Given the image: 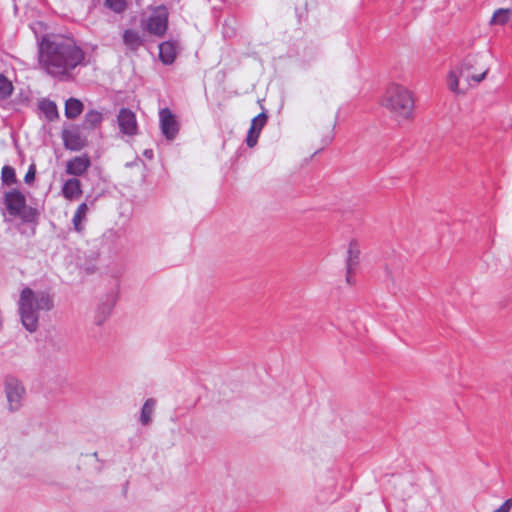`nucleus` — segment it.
I'll list each match as a JSON object with an SVG mask.
<instances>
[{
	"mask_svg": "<svg viewBox=\"0 0 512 512\" xmlns=\"http://www.w3.org/2000/svg\"><path fill=\"white\" fill-rule=\"evenodd\" d=\"M83 61L84 52L71 37L50 34L39 42V64L53 77L69 76Z\"/></svg>",
	"mask_w": 512,
	"mask_h": 512,
	"instance_id": "f257e3e1",
	"label": "nucleus"
},
{
	"mask_svg": "<svg viewBox=\"0 0 512 512\" xmlns=\"http://www.w3.org/2000/svg\"><path fill=\"white\" fill-rule=\"evenodd\" d=\"M53 306V298L48 292L24 288L18 300V312L24 328L30 333L35 332L39 326L40 311H50Z\"/></svg>",
	"mask_w": 512,
	"mask_h": 512,
	"instance_id": "f03ea898",
	"label": "nucleus"
},
{
	"mask_svg": "<svg viewBox=\"0 0 512 512\" xmlns=\"http://www.w3.org/2000/svg\"><path fill=\"white\" fill-rule=\"evenodd\" d=\"M414 102L412 92L399 84H390L382 99L383 106L399 123L413 118Z\"/></svg>",
	"mask_w": 512,
	"mask_h": 512,
	"instance_id": "7ed1b4c3",
	"label": "nucleus"
},
{
	"mask_svg": "<svg viewBox=\"0 0 512 512\" xmlns=\"http://www.w3.org/2000/svg\"><path fill=\"white\" fill-rule=\"evenodd\" d=\"M4 204L10 216L20 217L24 222H34L36 209L26 206V198L19 190L13 189L4 194Z\"/></svg>",
	"mask_w": 512,
	"mask_h": 512,
	"instance_id": "20e7f679",
	"label": "nucleus"
},
{
	"mask_svg": "<svg viewBox=\"0 0 512 512\" xmlns=\"http://www.w3.org/2000/svg\"><path fill=\"white\" fill-rule=\"evenodd\" d=\"M483 56L474 55L467 56L459 69V76L465 80L468 84L470 81L474 83H480L485 79L489 67L483 63Z\"/></svg>",
	"mask_w": 512,
	"mask_h": 512,
	"instance_id": "39448f33",
	"label": "nucleus"
},
{
	"mask_svg": "<svg viewBox=\"0 0 512 512\" xmlns=\"http://www.w3.org/2000/svg\"><path fill=\"white\" fill-rule=\"evenodd\" d=\"M4 393L7 400V407L10 412L19 411L24 403L26 389L20 379L13 375L4 378Z\"/></svg>",
	"mask_w": 512,
	"mask_h": 512,
	"instance_id": "423d86ee",
	"label": "nucleus"
},
{
	"mask_svg": "<svg viewBox=\"0 0 512 512\" xmlns=\"http://www.w3.org/2000/svg\"><path fill=\"white\" fill-rule=\"evenodd\" d=\"M168 15L165 6L154 8L146 20L145 29L155 36H163L168 27Z\"/></svg>",
	"mask_w": 512,
	"mask_h": 512,
	"instance_id": "0eeeda50",
	"label": "nucleus"
},
{
	"mask_svg": "<svg viewBox=\"0 0 512 512\" xmlns=\"http://www.w3.org/2000/svg\"><path fill=\"white\" fill-rule=\"evenodd\" d=\"M160 129L165 138L172 141L179 132V123L169 108H162L159 111Z\"/></svg>",
	"mask_w": 512,
	"mask_h": 512,
	"instance_id": "6e6552de",
	"label": "nucleus"
},
{
	"mask_svg": "<svg viewBox=\"0 0 512 512\" xmlns=\"http://www.w3.org/2000/svg\"><path fill=\"white\" fill-rule=\"evenodd\" d=\"M117 123L122 134L135 136L138 134V123L135 113L128 108H121L117 115Z\"/></svg>",
	"mask_w": 512,
	"mask_h": 512,
	"instance_id": "1a4fd4ad",
	"label": "nucleus"
},
{
	"mask_svg": "<svg viewBox=\"0 0 512 512\" xmlns=\"http://www.w3.org/2000/svg\"><path fill=\"white\" fill-rule=\"evenodd\" d=\"M91 165L90 158L87 155L75 156L66 163V173L75 177L86 173Z\"/></svg>",
	"mask_w": 512,
	"mask_h": 512,
	"instance_id": "9d476101",
	"label": "nucleus"
},
{
	"mask_svg": "<svg viewBox=\"0 0 512 512\" xmlns=\"http://www.w3.org/2000/svg\"><path fill=\"white\" fill-rule=\"evenodd\" d=\"M116 302V296L115 295H109L107 296V299L105 301H102L96 311L94 316V322L96 325H102L111 315L114 304Z\"/></svg>",
	"mask_w": 512,
	"mask_h": 512,
	"instance_id": "9b49d317",
	"label": "nucleus"
},
{
	"mask_svg": "<svg viewBox=\"0 0 512 512\" xmlns=\"http://www.w3.org/2000/svg\"><path fill=\"white\" fill-rule=\"evenodd\" d=\"M62 139L64 146L72 151H79L85 145V141L77 129L64 130L62 132Z\"/></svg>",
	"mask_w": 512,
	"mask_h": 512,
	"instance_id": "f8f14e48",
	"label": "nucleus"
},
{
	"mask_svg": "<svg viewBox=\"0 0 512 512\" xmlns=\"http://www.w3.org/2000/svg\"><path fill=\"white\" fill-rule=\"evenodd\" d=\"M347 253H348V256H347V260H346V266H347L346 281L349 284H351L352 283V274L359 263L360 250H359L358 244L356 242H350Z\"/></svg>",
	"mask_w": 512,
	"mask_h": 512,
	"instance_id": "ddd939ff",
	"label": "nucleus"
},
{
	"mask_svg": "<svg viewBox=\"0 0 512 512\" xmlns=\"http://www.w3.org/2000/svg\"><path fill=\"white\" fill-rule=\"evenodd\" d=\"M62 195L67 200H76L82 194L81 182L77 178L67 179L61 189Z\"/></svg>",
	"mask_w": 512,
	"mask_h": 512,
	"instance_id": "4468645a",
	"label": "nucleus"
},
{
	"mask_svg": "<svg viewBox=\"0 0 512 512\" xmlns=\"http://www.w3.org/2000/svg\"><path fill=\"white\" fill-rule=\"evenodd\" d=\"M177 55V43L165 41L159 45V58L165 65L172 64Z\"/></svg>",
	"mask_w": 512,
	"mask_h": 512,
	"instance_id": "2eb2a0df",
	"label": "nucleus"
},
{
	"mask_svg": "<svg viewBox=\"0 0 512 512\" xmlns=\"http://www.w3.org/2000/svg\"><path fill=\"white\" fill-rule=\"evenodd\" d=\"M267 121V116L265 113H260L256 117L253 118L251 127L248 131L247 137H246V144L249 147H254L257 144L258 138H259V131H256V125L257 122H260V128H263Z\"/></svg>",
	"mask_w": 512,
	"mask_h": 512,
	"instance_id": "dca6fc26",
	"label": "nucleus"
},
{
	"mask_svg": "<svg viewBox=\"0 0 512 512\" xmlns=\"http://www.w3.org/2000/svg\"><path fill=\"white\" fill-rule=\"evenodd\" d=\"M123 42L130 50H137L143 44V39L138 31L127 29L123 33Z\"/></svg>",
	"mask_w": 512,
	"mask_h": 512,
	"instance_id": "f3484780",
	"label": "nucleus"
},
{
	"mask_svg": "<svg viewBox=\"0 0 512 512\" xmlns=\"http://www.w3.org/2000/svg\"><path fill=\"white\" fill-rule=\"evenodd\" d=\"M155 406L156 400L153 398H149L144 402L140 414V422L142 425L147 426L151 423Z\"/></svg>",
	"mask_w": 512,
	"mask_h": 512,
	"instance_id": "a211bd4d",
	"label": "nucleus"
},
{
	"mask_svg": "<svg viewBox=\"0 0 512 512\" xmlns=\"http://www.w3.org/2000/svg\"><path fill=\"white\" fill-rule=\"evenodd\" d=\"M83 111V104L76 98H70L65 103V116L68 119L77 118Z\"/></svg>",
	"mask_w": 512,
	"mask_h": 512,
	"instance_id": "6ab92c4d",
	"label": "nucleus"
},
{
	"mask_svg": "<svg viewBox=\"0 0 512 512\" xmlns=\"http://www.w3.org/2000/svg\"><path fill=\"white\" fill-rule=\"evenodd\" d=\"M512 16V10L509 8H499L494 11L490 25H500L503 26L509 22Z\"/></svg>",
	"mask_w": 512,
	"mask_h": 512,
	"instance_id": "aec40b11",
	"label": "nucleus"
},
{
	"mask_svg": "<svg viewBox=\"0 0 512 512\" xmlns=\"http://www.w3.org/2000/svg\"><path fill=\"white\" fill-rule=\"evenodd\" d=\"M88 212V206L86 203H81L73 216L72 223L74 225V229L77 232H81L83 230L82 222L86 219V215Z\"/></svg>",
	"mask_w": 512,
	"mask_h": 512,
	"instance_id": "412c9836",
	"label": "nucleus"
},
{
	"mask_svg": "<svg viewBox=\"0 0 512 512\" xmlns=\"http://www.w3.org/2000/svg\"><path fill=\"white\" fill-rule=\"evenodd\" d=\"M39 108L49 121H53L58 117L57 106L53 101L43 100L40 102Z\"/></svg>",
	"mask_w": 512,
	"mask_h": 512,
	"instance_id": "4be33fe9",
	"label": "nucleus"
},
{
	"mask_svg": "<svg viewBox=\"0 0 512 512\" xmlns=\"http://www.w3.org/2000/svg\"><path fill=\"white\" fill-rule=\"evenodd\" d=\"M14 91L12 82L0 73V100L8 99Z\"/></svg>",
	"mask_w": 512,
	"mask_h": 512,
	"instance_id": "5701e85b",
	"label": "nucleus"
},
{
	"mask_svg": "<svg viewBox=\"0 0 512 512\" xmlns=\"http://www.w3.org/2000/svg\"><path fill=\"white\" fill-rule=\"evenodd\" d=\"M1 180L4 184L11 185L16 182V174L13 167L5 165L1 171Z\"/></svg>",
	"mask_w": 512,
	"mask_h": 512,
	"instance_id": "b1692460",
	"label": "nucleus"
},
{
	"mask_svg": "<svg viewBox=\"0 0 512 512\" xmlns=\"http://www.w3.org/2000/svg\"><path fill=\"white\" fill-rule=\"evenodd\" d=\"M103 120L102 113L96 110H91L85 115V123L91 127H95L100 124Z\"/></svg>",
	"mask_w": 512,
	"mask_h": 512,
	"instance_id": "393cba45",
	"label": "nucleus"
},
{
	"mask_svg": "<svg viewBox=\"0 0 512 512\" xmlns=\"http://www.w3.org/2000/svg\"><path fill=\"white\" fill-rule=\"evenodd\" d=\"M106 5L116 13H121L125 9V0H106Z\"/></svg>",
	"mask_w": 512,
	"mask_h": 512,
	"instance_id": "a878e982",
	"label": "nucleus"
},
{
	"mask_svg": "<svg viewBox=\"0 0 512 512\" xmlns=\"http://www.w3.org/2000/svg\"><path fill=\"white\" fill-rule=\"evenodd\" d=\"M459 77L455 72H451L448 77V86L449 89L455 93H459L458 85H459Z\"/></svg>",
	"mask_w": 512,
	"mask_h": 512,
	"instance_id": "bb28decb",
	"label": "nucleus"
},
{
	"mask_svg": "<svg viewBox=\"0 0 512 512\" xmlns=\"http://www.w3.org/2000/svg\"><path fill=\"white\" fill-rule=\"evenodd\" d=\"M512 508V498L507 499L499 508L493 512H509Z\"/></svg>",
	"mask_w": 512,
	"mask_h": 512,
	"instance_id": "cd10ccee",
	"label": "nucleus"
},
{
	"mask_svg": "<svg viewBox=\"0 0 512 512\" xmlns=\"http://www.w3.org/2000/svg\"><path fill=\"white\" fill-rule=\"evenodd\" d=\"M34 178H35L34 166H30L29 170L27 171V173L24 177V180L26 183H30L34 180Z\"/></svg>",
	"mask_w": 512,
	"mask_h": 512,
	"instance_id": "c85d7f7f",
	"label": "nucleus"
},
{
	"mask_svg": "<svg viewBox=\"0 0 512 512\" xmlns=\"http://www.w3.org/2000/svg\"><path fill=\"white\" fill-rule=\"evenodd\" d=\"M153 155H154V153H153V150H151V149H146V150L144 151V156H145V157H147V158H149V159H152V158H153Z\"/></svg>",
	"mask_w": 512,
	"mask_h": 512,
	"instance_id": "c756f323",
	"label": "nucleus"
},
{
	"mask_svg": "<svg viewBox=\"0 0 512 512\" xmlns=\"http://www.w3.org/2000/svg\"><path fill=\"white\" fill-rule=\"evenodd\" d=\"M262 128H260V122H257V125H256V131H261Z\"/></svg>",
	"mask_w": 512,
	"mask_h": 512,
	"instance_id": "7c9ffc66",
	"label": "nucleus"
},
{
	"mask_svg": "<svg viewBox=\"0 0 512 512\" xmlns=\"http://www.w3.org/2000/svg\"><path fill=\"white\" fill-rule=\"evenodd\" d=\"M387 273L389 274L390 278H391V281L392 282H395V278L391 275L390 271H387Z\"/></svg>",
	"mask_w": 512,
	"mask_h": 512,
	"instance_id": "2f4dec72",
	"label": "nucleus"
}]
</instances>
